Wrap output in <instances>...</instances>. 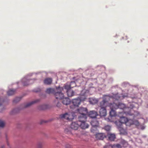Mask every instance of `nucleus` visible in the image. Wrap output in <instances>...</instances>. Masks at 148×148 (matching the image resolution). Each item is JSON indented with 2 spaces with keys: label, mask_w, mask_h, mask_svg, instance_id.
<instances>
[{
  "label": "nucleus",
  "mask_w": 148,
  "mask_h": 148,
  "mask_svg": "<svg viewBox=\"0 0 148 148\" xmlns=\"http://www.w3.org/2000/svg\"><path fill=\"white\" fill-rule=\"evenodd\" d=\"M123 112H120L118 117H119V120L115 122V124L119 129L121 134H125L127 133L123 127H122L123 124L127 125V123H130L132 121L131 120H128L126 117L123 116Z\"/></svg>",
  "instance_id": "f257e3e1"
},
{
  "label": "nucleus",
  "mask_w": 148,
  "mask_h": 148,
  "mask_svg": "<svg viewBox=\"0 0 148 148\" xmlns=\"http://www.w3.org/2000/svg\"><path fill=\"white\" fill-rule=\"evenodd\" d=\"M63 90V88L60 87L56 88V91L53 88H49L47 89L46 92L48 94H53L56 99H61L63 97V94L61 92Z\"/></svg>",
  "instance_id": "f03ea898"
},
{
  "label": "nucleus",
  "mask_w": 148,
  "mask_h": 148,
  "mask_svg": "<svg viewBox=\"0 0 148 148\" xmlns=\"http://www.w3.org/2000/svg\"><path fill=\"white\" fill-rule=\"evenodd\" d=\"M108 104V101L106 99H103L100 103L99 106L101 108L99 110V114L101 116H105L107 114L106 107Z\"/></svg>",
  "instance_id": "7ed1b4c3"
},
{
  "label": "nucleus",
  "mask_w": 148,
  "mask_h": 148,
  "mask_svg": "<svg viewBox=\"0 0 148 148\" xmlns=\"http://www.w3.org/2000/svg\"><path fill=\"white\" fill-rule=\"evenodd\" d=\"M87 117L84 116L83 117H78V119L79 127L82 129H86L88 127L89 125L86 123Z\"/></svg>",
  "instance_id": "20e7f679"
},
{
  "label": "nucleus",
  "mask_w": 148,
  "mask_h": 148,
  "mask_svg": "<svg viewBox=\"0 0 148 148\" xmlns=\"http://www.w3.org/2000/svg\"><path fill=\"white\" fill-rule=\"evenodd\" d=\"M60 118L62 119H66L71 121L74 118V114L73 113H66L60 115Z\"/></svg>",
  "instance_id": "39448f33"
},
{
  "label": "nucleus",
  "mask_w": 148,
  "mask_h": 148,
  "mask_svg": "<svg viewBox=\"0 0 148 148\" xmlns=\"http://www.w3.org/2000/svg\"><path fill=\"white\" fill-rule=\"evenodd\" d=\"M82 100L81 99V97L73 99L72 101V105H71L70 108L74 109L75 108L78 107L80 105L81 101Z\"/></svg>",
  "instance_id": "423d86ee"
},
{
  "label": "nucleus",
  "mask_w": 148,
  "mask_h": 148,
  "mask_svg": "<svg viewBox=\"0 0 148 148\" xmlns=\"http://www.w3.org/2000/svg\"><path fill=\"white\" fill-rule=\"evenodd\" d=\"M78 112L80 114V115L78 117H83L84 116L87 117L86 114L88 113V110L86 108L83 107H80L78 109Z\"/></svg>",
  "instance_id": "0eeeda50"
},
{
  "label": "nucleus",
  "mask_w": 148,
  "mask_h": 148,
  "mask_svg": "<svg viewBox=\"0 0 148 148\" xmlns=\"http://www.w3.org/2000/svg\"><path fill=\"white\" fill-rule=\"evenodd\" d=\"M114 106V108H116V109L118 108L121 109H123L125 108V105L122 103H119L118 104L115 103H113L111 104V107H112Z\"/></svg>",
  "instance_id": "6e6552de"
},
{
  "label": "nucleus",
  "mask_w": 148,
  "mask_h": 148,
  "mask_svg": "<svg viewBox=\"0 0 148 148\" xmlns=\"http://www.w3.org/2000/svg\"><path fill=\"white\" fill-rule=\"evenodd\" d=\"M79 127L78 120L75 122H72L70 125L71 128L75 130H77Z\"/></svg>",
  "instance_id": "1a4fd4ad"
},
{
  "label": "nucleus",
  "mask_w": 148,
  "mask_h": 148,
  "mask_svg": "<svg viewBox=\"0 0 148 148\" xmlns=\"http://www.w3.org/2000/svg\"><path fill=\"white\" fill-rule=\"evenodd\" d=\"M121 145L119 144L112 145L110 143H108L106 144L104 147V148H120L121 147Z\"/></svg>",
  "instance_id": "9d476101"
},
{
  "label": "nucleus",
  "mask_w": 148,
  "mask_h": 148,
  "mask_svg": "<svg viewBox=\"0 0 148 148\" xmlns=\"http://www.w3.org/2000/svg\"><path fill=\"white\" fill-rule=\"evenodd\" d=\"M34 82V80L32 79H26L24 78L23 79V83L24 86H27L32 84Z\"/></svg>",
  "instance_id": "9b49d317"
},
{
  "label": "nucleus",
  "mask_w": 148,
  "mask_h": 148,
  "mask_svg": "<svg viewBox=\"0 0 148 148\" xmlns=\"http://www.w3.org/2000/svg\"><path fill=\"white\" fill-rule=\"evenodd\" d=\"M106 137V136L103 133H98L96 135V138L97 139L103 140Z\"/></svg>",
  "instance_id": "f8f14e48"
},
{
  "label": "nucleus",
  "mask_w": 148,
  "mask_h": 148,
  "mask_svg": "<svg viewBox=\"0 0 148 148\" xmlns=\"http://www.w3.org/2000/svg\"><path fill=\"white\" fill-rule=\"evenodd\" d=\"M112 103L110 104V106L111 109V111L110 112V115L111 116H118V115H116V112L115 110V109H116V108H114V106H113L112 107H111V104Z\"/></svg>",
  "instance_id": "ddd939ff"
},
{
  "label": "nucleus",
  "mask_w": 148,
  "mask_h": 148,
  "mask_svg": "<svg viewBox=\"0 0 148 148\" xmlns=\"http://www.w3.org/2000/svg\"><path fill=\"white\" fill-rule=\"evenodd\" d=\"M107 136L108 139L111 141H114L116 138V135L114 134L108 132L107 133Z\"/></svg>",
  "instance_id": "4468645a"
},
{
  "label": "nucleus",
  "mask_w": 148,
  "mask_h": 148,
  "mask_svg": "<svg viewBox=\"0 0 148 148\" xmlns=\"http://www.w3.org/2000/svg\"><path fill=\"white\" fill-rule=\"evenodd\" d=\"M63 97H64V95H63ZM62 99H63L62 101V103L63 104L67 105L70 104L71 103V100L68 97H66L65 98H64L63 97Z\"/></svg>",
  "instance_id": "2eb2a0df"
},
{
  "label": "nucleus",
  "mask_w": 148,
  "mask_h": 148,
  "mask_svg": "<svg viewBox=\"0 0 148 148\" xmlns=\"http://www.w3.org/2000/svg\"><path fill=\"white\" fill-rule=\"evenodd\" d=\"M89 117L92 118H95L98 115L97 112L95 111H90L88 113Z\"/></svg>",
  "instance_id": "dca6fc26"
},
{
  "label": "nucleus",
  "mask_w": 148,
  "mask_h": 148,
  "mask_svg": "<svg viewBox=\"0 0 148 148\" xmlns=\"http://www.w3.org/2000/svg\"><path fill=\"white\" fill-rule=\"evenodd\" d=\"M91 124L93 127H97L98 126L99 122L96 119H94L91 122Z\"/></svg>",
  "instance_id": "f3484780"
},
{
  "label": "nucleus",
  "mask_w": 148,
  "mask_h": 148,
  "mask_svg": "<svg viewBox=\"0 0 148 148\" xmlns=\"http://www.w3.org/2000/svg\"><path fill=\"white\" fill-rule=\"evenodd\" d=\"M40 101V100L39 99H37L35 100L34 101H32L29 103H27L26 105H25L24 106V107L27 108L29 106L32 104L38 102V101Z\"/></svg>",
  "instance_id": "a211bd4d"
},
{
  "label": "nucleus",
  "mask_w": 148,
  "mask_h": 148,
  "mask_svg": "<svg viewBox=\"0 0 148 148\" xmlns=\"http://www.w3.org/2000/svg\"><path fill=\"white\" fill-rule=\"evenodd\" d=\"M52 81V79L51 78H46L44 80V83L45 84L49 85L51 84Z\"/></svg>",
  "instance_id": "6ab92c4d"
},
{
  "label": "nucleus",
  "mask_w": 148,
  "mask_h": 148,
  "mask_svg": "<svg viewBox=\"0 0 148 148\" xmlns=\"http://www.w3.org/2000/svg\"><path fill=\"white\" fill-rule=\"evenodd\" d=\"M66 92L69 97H72L74 95V92L71 89L67 90Z\"/></svg>",
  "instance_id": "aec40b11"
},
{
  "label": "nucleus",
  "mask_w": 148,
  "mask_h": 148,
  "mask_svg": "<svg viewBox=\"0 0 148 148\" xmlns=\"http://www.w3.org/2000/svg\"><path fill=\"white\" fill-rule=\"evenodd\" d=\"M15 90L13 89H10L7 92V93L8 95L11 96L14 95L15 94Z\"/></svg>",
  "instance_id": "412c9836"
},
{
  "label": "nucleus",
  "mask_w": 148,
  "mask_h": 148,
  "mask_svg": "<svg viewBox=\"0 0 148 148\" xmlns=\"http://www.w3.org/2000/svg\"><path fill=\"white\" fill-rule=\"evenodd\" d=\"M121 143L123 147H128V143L125 140H122L121 141Z\"/></svg>",
  "instance_id": "4be33fe9"
},
{
  "label": "nucleus",
  "mask_w": 148,
  "mask_h": 148,
  "mask_svg": "<svg viewBox=\"0 0 148 148\" xmlns=\"http://www.w3.org/2000/svg\"><path fill=\"white\" fill-rule=\"evenodd\" d=\"M89 101L90 103L94 104L98 102V101L95 99L92 98L90 99Z\"/></svg>",
  "instance_id": "5701e85b"
},
{
  "label": "nucleus",
  "mask_w": 148,
  "mask_h": 148,
  "mask_svg": "<svg viewBox=\"0 0 148 148\" xmlns=\"http://www.w3.org/2000/svg\"><path fill=\"white\" fill-rule=\"evenodd\" d=\"M131 124H134L136 126H138L139 125L140 123L138 121L135 120L132 121V123Z\"/></svg>",
  "instance_id": "b1692460"
},
{
  "label": "nucleus",
  "mask_w": 148,
  "mask_h": 148,
  "mask_svg": "<svg viewBox=\"0 0 148 148\" xmlns=\"http://www.w3.org/2000/svg\"><path fill=\"white\" fill-rule=\"evenodd\" d=\"M104 129L107 131H109L111 129V127L109 125L105 126L104 127Z\"/></svg>",
  "instance_id": "393cba45"
},
{
  "label": "nucleus",
  "mask_w": 148,
  "mask_h": 148,
  "mask_svg": "<svg viewBox=\"0 0 148 148\" xmlns=\"http://www.w3.org/2000/svg\"><path fill=\"white\" fill-rule=\"evenodd\" d=\"M64 88L66 90V91L68 90H71V88H72L71 87V86L70 84L69 85H66L64 86Z\"/></svg>",
  "instance_id": "a878e982"
},
{
  "label": "nucleus",
  "mask_w": 148,
  "mask_h": 148,
  "mask_svg": "<svg viewBox=\"0 0 148 148\" xmlns=\"http://www.w3.org/2000/svg\"><path fill=\"white\" fill-rule=\"evenodd\" d=\"M21 99V98L20 97H16L14 100L13 102L14 103H16L19 101Z\"/></svg>",
  "instance_id": "bb28decb"
},
{
  "label": "nucleus",
  "mask_w": 148,
  "mask_h": 148,
  "mask_svg": "<svg viewBox=\"0 0 148 148\" xmlns=\"http://www.w3.org/2000/svg\"><path fill=\"white\" fill-rule=\"evenodd\" d=\"M5 125V122L3 121L0 120V127H4Z\"/></svg>",
  "instance_id": "cd10ccee"
},
{
  "label": "nucleus",
  "mask_w": 148,
  "mask_h": 148,
  "mask_svg": "<svg viewBox=\"0 0 148 148\" xmlns=\"http://www.w3.org/2000/svg\"><path fill=\"white\" fill-rule=\"evenodd\" d=\"M43 145V143L41 142H38L37 144V145L38 147H42Z\"/></svg>",
  "instance_id": "c85d7f7f"
},
{
  "label": "nucleus",
  "mask_w": 148,
  "mask_h": 148,
  "mask_svg": "<svg viewBox=\"0 0 148 148\" xmlns=\"http://www.w3.org/2000/svg\"><path fill=\"white\" fill-rule=\"evenodd\" d=\"M71 87L73 88L74 86H76V84L75 82H71L70 84Z\"/></svg>",
  "instance_id": "c756f323"
},
{
  "label": "nucleus",
  "mask_w": 148,
  "mask_h": 148,
  "mask_svg": "<svg viewBox=\"0 0 148 148\" xmlns=\"http://www.w3.org/2000/svg\"><path fill=\"white\" fill-rule=\"evenodd\" d=\"M3 100H2L0 98V106L2 105V103L3 102ZM3 110H1V108H0V112H1Z\"/></svg>",
  "instance_id": "7c9ffc66"
},
{
  "label": "nucleus",
  "mask_w": 148,
  "mask_h": 148,
  "mask_svg": "<svg viewBox=\"0 0 148 148\" xmlns=\"http://www.w3.org/2000/svg\"><path fill=\"white\" fill-rule=\"evenodd\" d=\"M61 104L59 102H58L56 105V106L58 107H60L61 106Z\"/></svg>",
  "instance_id": "2f4dec72"
},
{
  "label": "nucleus",
  "mask_w": 148,
  "mask_h": 148,
  "mask_svg": "<svg viewBox=\"0 0 148 148\" xmlns=\"http://www.w3.org/2000/svg\"><path fill=\"white\" fill-rule=\"evenodd\" d=\"M66 148H69L70 147V145L69 144H67L66 145Z\"/></svg>",
  "instance_id": "473e14b6"
},
{
  "label": "nucleus",
  "mask_w": 148,
  "mask_h": 148,
  "mask_svg": "<svg viewBox=\"0 0 148 148\" xmlns=\"http://www.w3.org/2000/svg\"><path fill=\"white\" fill-rule=\"evenodd\" d=\"M40 91V89H38V90L37 91H35V92H38V91Z\"/></svg>",
  "instance_id": "72a5a7b5"
},
{
  "label": "nucleus",
  "mask_w": 148,
  "mask_h": 148,
  "mask_svg": "<svg viewBox=\"0 0 148 148\" xmlns=\"http://www.w3.org/2000/svg\"><path fill=\"white\" fill-rule=\"evenodd\" d=\"M4 147L5 146H4V145H3L1 147V148H4Z\"/></svg>",
  "instance_id": "f704fd0d"
},
{
  "label": "nucleus",
  "mask_w": 148,
  "mask_h": 148,
  "mask_svg": "<svg viewBox=\"0 0 148 148\" xmlns=\"http://www.w3.org/2000/svg\"><path fill=\"white\" fill-rule=\"evenodd\" d=\"M7 143L8 145H9V143H8V142L7 141Z\"/></svg>",
  "instance_id": "c9c22d12"
},
{
  "label": "nucleus",
  "mask_w": 148,
  "mask_h": 148,
  "mask_svg": "<svg viewBox=\"0 0 148 148\" xmlns=\"http://www.w3.org/2000/svg\"><path fill=\"white\" fill-rule=\"evenodd\" d=\"M86 99V98H84V99H83V100H84V99Z\"/></svg>",
  "instance_id": "e433bc0d"
},
{
  "label": "nucleus",
  "mask_w": 148,
  "mask_h": 148,
  "mask_svg": "<svg viewBox=\"0 0 148 148\" xmlns=\"http://www.w3.org/2000/svg\"><path fill=\"white\" fill-rule=\"evenodd\" d=\"M41 109H44L43 108H41Z\"/></svg>",
  "instance_id": "4c0bfd02"
}]
</instances>
